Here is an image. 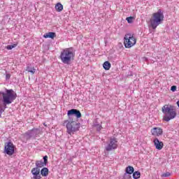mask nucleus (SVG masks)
I'll list each match as a JSON object with an SVG mask.
<instances>
[{
  "label": "nucleus",
  "instance_id": "obj_10",
  "mask_svg": "<svg viewBox=\"0 0 179 179\" xmlns=\"http://www.w3.org/2000/svg\"><path fill=\"white\" fill-rule=\"evenodd\" d=\"M67 115L68 117L75 115L77 118H80L82 117V113L78 109H71L68 110Z\"/></svg>",
  "mask_w": 179,
  "mask_h": 179
},
{
  "label": "nucleus",
  "instance_id": "obj_12",
  "mask_svg": "<svg viewBox=\"0 0 179 179\" xmlns=\"http://www.w3.org/2000/svg\"><path fill=\"white\" fill-rule=\"evenodd\" d=\"M154 145L155 146V148L157 149V150H162L163 149L164 144L163 143V141H159V138H155L153 140Z\"/></svg>",
  "mask_w": 179,
  "mask_h": 179
},
{
  "label": "nucleus",
  "instance_id": "obj_27",
  "mask_svg": "<svg viewBox=\"0 0 179 179\" xmlns=\"http://www.w3.org/2000/svg\"><path fill=\"white\" fill-rule=\"evenodd\" d=\"M171 92H176V90H177V86L173 85V86L171 87Z\"/></svg>",
  "mask_w": 179,
  "mask_h": 179
},
{
  "label": "nucleus",
  "instance_id": "obj_23",
  "mask_svg": "<svg viewBox=\"0 0 179 179\" xmlns=\"http://www.w3.org/2000/svg\"><path fill=\"white\" fill-rule=\"evenodd\" d=\"M128 23H132L134 22V17H128L126 18Z\"/></svg>",
  "mask_w": 179,
  "mask_h": 179
},
{
  "label": "nucleus",
  "instance_id": "obj_26",
  "mask_svg": "<svg viewBox=\"0 0 179 179\" xmlns=\"http://www.w3.org/2000/svg\"><path fill=\"white\" fill-rule=\"evenodd\" d=\"M170 176H171V173H170V172H166L163 174V177H170Z\"/></svg>",
  "mask_w": 179,
  "mask_h": 179
},
{
  "label": "nucleus",
  "instance_id": "obj_25",
  "mask_svg": "<svg viewBox=\"0 0 179 179\" xmlns=\"http://www.w3.org/2000/svg\"><path fill=\"white\" fill-rule=\"evenodd\" d=\"M48 160V157L47 155L43 157V163H45V164H47Z\"/></svg>",
  "mask_w": 179,
  "mask_h": 179
},
{
  "label": "nucleus",
  "instance_id": "obj_1",
  "mask_svg": "<svg viewBox=\"0 0 179 179\" xmlns=\"http://www.w3.org/2000/svg\"><path fill=\"white\" fill-rule=\"evenodd\" d=\"M162 111L164 116L163 120L169 122L171 120H174L177 117V110L173 105L166 104L162 108Z\"/></svg>",
  "mask_w": 179,
  "mask_h": 179
},
{
  "label": "nucleus",
  "instance_id": "obj_8",
  "mask_svg": "<svg viewBox=\"0 0 179 179\" xmlns=\"http://www.w3.org/2000/svg\"><path fill=\"white\" fill-rule=\"evenodd\" d=\"M117 148H118V141H117V139L110 138L109 144L106 148V150H107V152H110L114 149H117Z\"/></svg>",
  "mask_w": 179,
  "mask_h": 179
},
{
  "label": "nucleus",
  "instance_id": "obj_16",
  "mask_svg": "<svg viewBox=\"0 0 179 179\" xmlns=\"http://www.w3.org/2000/svg\"><path fill=\"white\" fill-rule=\"evenodd\" d=\"M55 9L57 12H62V10H64V6H62L61 3H57L55 5Z\"/></svg>",
  "mask_w": 179,
  "mask_h": 179
},
{
  "label": "nucleus",
  "instance_id": "obj_30",
  "mask_svg": "<svg viewBox=\"0 0 179 179\" xmlns=\"http://www.w3.org/2000/svg\"><path fill=\"white\" fill-rule=\"evenodd\" d=\"M44 127H47V124L45 123H43Z\"/></svg>",
  "mask_w": 179,
  "mask_h": 179
},
{
  "label": "nucleus",
  "instance_id": "obj_22",
  "mask_svg": "<svg viewBox=\"0 0 179 179\" xmlns=\"http://www.w3.org/2000/svg\"><path fill=\"white\" fill-rule=\"evenodd\" d=\"M17 47V43H15L13 45H8L6 46V50H13V48H15Z\"/></svg>",
  "mask_w": 179,
  "mask_h": 179
},
{
  "label": "nucleus",
  "instance_id": "obj_11",
  "mask_svg": "<svg viewBox=\"0 0 179 179\" xmlns=\"http://www.w3.org/2000/svg\"><path fill=\"white\" fill-rule=\"evenodd\" d=\"M33 179H41V175L40 174V169L39 168L35 167L31 169V171Z\"/></svg>",
  "mask_w": 179,
  "mask_h": 179
},
{
  "label": "nucleus",
  "instance_id": "obj_15",
  "mask_svg": "<svg viewBox=\"0 0 179 179\" xmlns=\"http://www.w3.org/2000/svg\"><path fill=\"white\" fill-rule=\"evenodd\" d=\"M103 66L105 71H110V68H111V64L110 63V62L106 61L103 63Z\"/></svg>",
  "mask_w": 179,
  "mask_h": 179
},
{
  "label": "nucleus",
  "instance_id": "obj_5",
  "mask_svg": "<svg viewBox=\"0 0 179 179\" xmlns=\"http://www.w3.org/2000/svg\"><path fill=\"white\" fill-rule=\"evenodd\" d=\"M63 126L66 127L67 129V134L69 135H72L73 132L79 131V128H80V124L73 120H64L63 122Z\"/></svg>",
  "mask_w": 179,
  "mask_h": 179
},
{
  "label": "nucleus",
  "instance_id": "obj_29",
  "mask_svg": "<svg viewBox=\"0 0 179 179\" xmlns=\"http://www.w3.org/2000/svg\"><path fill=\"white\" fill-rule=\"evenodd\" d=\"M34 130H35V131H38V129H32V131H34Z\"/></svg>",
  "mask_w": 179,
  "mask_h": 179
},
{
  "label": "nucleus",
  "instance_id": "obj_4",
  "mask_svg": "<svg viewBox=\"0 0 179 179\" xmlns=\"http://www.w3.org/2000/svg\"><path fill=\"white\" fill-rule=\"evenodd\" d=\"M3 96V101L4 104H11V103L16 100V97H17V94L13 90H6V93L0 92V95Z\"/></svg>",
  "mask_w": 179,
  "mask_h": 179
},
{
  "label": "nucleus",
  "instance_id": "obj_3",
  "mask_svg": "<svg viewBox=\"0 0 179 179\" xmlns=\"http://www.w3.org/2000/svg\"><path fill=\"white\" fill-rule=\"evenodd\" d=\"M74 57L75 55L71 48H65L61 52L59 58L63 64L69 65Z\"/></svg>",
  "mask_w": 179,
  "mask_h": 179
},
{
  "label": "nucleus",
  "instance_id": "obj_6",
  "mask_svg": "<svg viewBox=\"0 0 179 179\" xmlns=\"http://www.w3.org/2000/svg\"><path fill=\"white\" fill-rule=\"evenodd\" d=\"M136 44V38L132 34H127L124 37V45L125 48H131Z\"/></svg>",
  "mask_w": 179,
  "mask_h": 179
},
{
  "label": "nucleus",
  "instance_id": "obj_9",
  "mask_svg": "<svg viewBox=\"0 0 179 179\" xmlns=\"http://www.w3.org/2000/svg\"><path fill=\"white\" fill-rule=\"evenodd\" d=\"M151 134L153 136H162L163 129L162 127H154L151 129Z\"/></svg>",
  "mask_w": 179,
  "mask_h": 179
},
{
  "label": "nucleus",
  "instance_id": "obj_24",
  "mask_svg": "<svg viewBox=\"0 0 179 179\" xmlns=\"http://www.w3.org/2000/svg\"><path fill=\"white\" fill-rule=\"evenodd\" d=\"M10 73H6V80H9L10 79Z\"/></svg>",
  "mask_w": 179,
  "mask_h": 179
},
{
  "label": "nucleus",
  "instance_id": "obj_21",
  "mask_svg": "<svg viewBox=\"0 0 179 179\" xmlns=\"http://www.w3.org/2000/svg\"><path fill=\"white\" fill-rule=\"evenodd\" d=\"M5 110H6V103H3V106L0 105V117H1L2 113L5 112Z\"/></svg>",
  "mask_w": 179,
  "mask_h": 179
},
{
  "label": "nucleus",
  "instance_id": "obj_13",
  "mask_svg": "<svg viewBox=\"0 0 179 179\" xmlns=\"http://www.w3.org/2000/svg\"><path fill=\"white\" fill-rule=\"evenodd\" d=\"M44 38H52L54 39L57 37V34L55 32H49L43 35Z\"/></svg>",
  "mask_w": 179,
  "mask_h": 179
},
{
  "label": "nucleus",
  "instance_id": "obj_18",
  "mask_svg": "<svg viewBox=\"0 0 179 179\" xmlns=\"http://www.w3.org/2000/svg\"><path fill=\"white\" fill-rule=\"evenodd\" d=\"M125 171L127 174H133V173L135 171V169H134L133 166H129L126 168Z\"/></svg>",
  "mask_w": 179,
  "mask_h": 179
},
{
  "label": "nucleus",
  "instance_id": "obj_28",
  "mask_svg": "<svg viewBox=\"0 0 179 179\" xmlns=\"http://www.w3.org/2000/svg\"><path fill=\"white\" fill-rule=\"evenodd\" d=\"M96 129H97V131H101V129H103V127L100 124H98L96 126Z\"/></svg>",
  "mask_w": 179,
  "mask_h": 179
},
{
  "label": "nucleus",
  "instance_id": "obj_19",
  "mask_svg": "<svg viewBox=\"0 0 179 179\" xmlns=\"http://www.w3.org/2000/svg\"><path fill=\"white\" fill-rule=\"evenodd\" d=\"M41 174L43 177H47V176H48V169L47 168L42 169Z\"/></svg>",
  "mask_w": 179,
  "mask_h": 179
},
{
  "label": "nucleus",
  "instance_id": "obj_2",
  "mask_svg": "<svg viewBox=\"0 0 179 179\" xmlns=\"http://www.w3.org/2000/svg\"><path fill=\"white\" fill-rule=\"evenodd\" d=\"M163 20H164V14L162 9H159L157 12L152 14L150 19V27L153 30H156L157 26L163 23Z\"/></svg>",
  "mask_w": 179,
  "mask_h": 179
},
{
  "label": "nucleus",
  "instance_id": "obj_14",
  "mask_svg": "<svg viewBox=\"0 0 179 179\" xmlns=\"http://www.w3.org/2000/svg\"><path fill=\"white\" fill-rule=\"evenodd\" d=\"M35 164L36 166V168H38V169H41V168L44 167V166H47L45 162H44L42 160L41 161H36L35 162Z\"/></svg>",
  "mask_w": 179,
  "mask_h": 179
},
{
  "label": "nucleus",
  "instance_id": "obj_7",
  "mask_svg": "<svg viewBox=\"0 0 179 179\" xmlns=\"http://www.w3.org/2000/svg\"><path fill=\"white\" fill-rule=\"evenodd\" d=\"M15 149H16V147L15 146V145H13V143H5L4 153L8 155V156H12L13 155H15Z\"/></svg>",
  "mask_w": 179,
  "mask_h": 179
},
{
  "label": "nucleus",
  "instance_id": "obj_17",
  "mask_svg": "<svg viewBox=\"0 0 179 179\" xmlns=\"http://www.w3.org/2000/svg\"><path fill=\"white\" fill-rule=\"evenodd\" d=\"M26 71H28L29 73H31L32 75H34L36 73V69L34 67L27 66Z\"/></svg>",
  "mask_w": 179,
  "mask_h": 179
},
{
  "label": "nucleus",
  "instance_id": "obj_20",
  "mask_svg": "<svg viewBox=\"0 0 179 179\" xmlns=\"http://www.w3.org/2000/svg\"><path fill=\"white\" fill-rule=\"evenodd\" d=\"M133 178L134 179H139L141 178V172L135 171L133 173Z\"/></svg>",
  "mask_w": 179,
  "mask_h": 179
}]
</instances>
